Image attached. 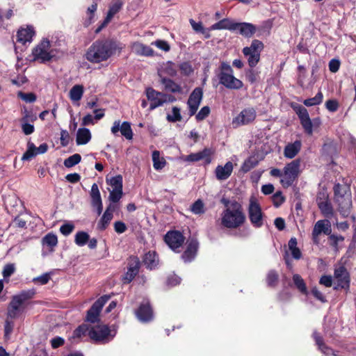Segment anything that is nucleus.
I'll use <instances>...</instances> for the list:
<instances>
[{"instance_id":"20","label":"nucleus","mask_w":356,"mask_h":356,"mask_svg":"<svg viewBox=\"0 0 356 356\" xmlns=\"http://www.w3.org/2000/svg\"><path fill=\"white\" fill-rule=\"evenodd\" d=\"M47 149L48 145L46 143H42L38 147H36L33 143L29 142L27 144V149L23 154L22 160L29 161L38 154L45 153Z\"/></svg>"},{"instance_id":"30","label":"nucleus","mask_w":356,"mask_h":356,"mask_svg":"<svg viewBox=\"0 0 356 356\" xmlns=\"http://www.w3.org/2000/svg\"><path fill=\"white\" fill-rule=\"evenodd\" d=\"M131 48L134 53L139 56H152L154 54V50L150 47L138 42H134Z\"/></svg>"},{"instance_id":"53","label":"nucleus","mask_w":356,"mask_h":356,"mask_svg":"<svg viewBox=\"0 0 356 356\" xmlns=\"http://www.w3.org/2000/svg\"><path fill=\"white\" fill-rule=\"evenodd\" d=\"M15 272L14 264H8L4 266L2 270V275L5 280L9 278Z\"/></svg>"},{"instance_id":"16","label":"nucleus","mask_w":356,"mask_h":356,"mask_svg":"<svg viewBox=\"0 0 356 356\" xmlns=\"http://www.w3.org/2000/svg\"><path fill=\"white\" fill-rule=\"evenodd\" d=\"M202 96L203 92L202 89L200 88H195L190 95L187 102L190 116H193L197 112L202 99Z\"/></svg>"},{"instance_id":"6","label":"nucleus","mask_w":356,"mask_h":356,"mask_svg":"<svg viewBox=\"0 0 356 356\" xmlns=\"http://www.w3.org/2000/svg\"><path fill=\"white\" fill-rule=\"evenodd\" d=\"M116 334L115 329L111 330L108 325L104 324H97L90 325L89 330L90 338L100 343H106L111 341Z\"/></svg>"},{"instance_id":"21","label":"nucleus","mask_w":356,"mask_h":356,"mask_svg":"<svg viewBox=\"0 0 356 356\" xmlns=\"http://www.w3.org/2000/svg\"><path fill=\"white\" fill-rule=\"evenodd\" d=\"M233 31L245 38H251L257 31L256 26L248 22H234Z\"/></svg>"},{"instance_id":"9","label":"nucleus","mask_w":356,"mask_h":356,"mask_svg":"<svg viewBox=\"0 0 356 356\" xmlns=\"http://www.w3.org/2000/svg\"><path fill=\"white\" fill-rule=\"evenodd\" d=\"M263 49L264 44L258 40H253L250 47H245L243 49V53L247 58L250 67L252 68L257 65Z\"/></svg>"},{"instance_id":"41","label":"nucleus","mask_w":356,"mask_h":356,"mask_svg":"<svg viewBox=\"0 0 356 356\" xmlns=\"http://www.w3.org/2000/svg\"><path fill=\"white\" fill-rule=\"evenodd\" d=\"M318 207L324 216L331 218L333 216V209L329 200L320 202Z\"/></svg>"},{"instance_id":"1","label":"nucleus","mask_w":356,"mask_h":356,"mask_svg":"<svg viewBox=\"0 0 356 356\" xmlns=\"http://www.w3.org/2000/svg\"><path fill=\"white\" fill-rule=\"evenodd\" d=\"M124 45L113 39L98 40L94 42L88 49L86 58L92 63L106 61L111 56L120 52Z\"/></svg>"},{"instance_id":"14","label":"nucleus","mask_w":356,"mask_h":356,"mask_svg":"<svg viewBox=\"0 0 356 356\" xmlns=\"http://www.w3.org/2000/svg\"><path fill=\"white\" fill-rule=\"evenodd\" d=\"M146 95L147 99L150 102V110H154L162 106L168 100V95L158 92L152 88L146 90Z\"/></svg>"},{"instance_id":"4","label":"nucleus","mask_w":356,"mask_h":356,"mask_svg":"<svg viewBox=\"0 0 356 356\" xmlns=\"http://www.w3.org/2000/svg\"><path fill=\"white\" fill-rule=\"evenodd\" d=\"M58 50L54 47L47 38H42L33 49L32 55L34 60L46 63L54 59L58 54Z\"/></svg>"},{"instance_id":"10","label":"nucleus","mask_w":356,"mask_h":356,"mask_svg":"<svg viewBox=\"0 0 356 356\" xmlns=\"http://www.w3.org/2000/svg\"><path fill=\"white\" fill-rule=\"evenodd\" d=\"M248 212L252 226L255 228L261 227L264 224V214L257 200L253 196L250 198Z\"/></svg>"},{"instance_id":"38","label":"nucleus","mask_w":356,"mask_h":356,"mask_svg":"<svg viewBox=\"0 0 356 356\" xmlns=\"http://www.w3.org/2000/svg\"><path fill=\"white\" fill-rule=\"evenodd\" d=\"M293 281L298 291L304 295H308V290L307 289L305 281L298 274H295L293 276Z\"/></svg>"},{"instance_id":"8","label":"nucleus","mask_w":356,"mask_h":356,"mask_svg":"<svg viewBox=\"0 0 356 356\" xmlns=\"http://www.w3.org/2000/svg\"><path fill=\"white\" fill-rule=\"evenodd\" d=\"M300 159H295L284 166L283 177L280 179V183L284 187L288 188L293 184L300 173Z\"/></svg>"},{"instance_id":"2","label":"nucleus","mask_w":356,"mask_h":356,"mask_svg":"<svg viewBox=\"0 0 356 356\" xmlns=\"http://www.w3.org/2000/svg\"><path fill=\"white\" fill-rule=\"evenodd\" d=\"M226 209L220 215V224L229 229H236L241 226L245 221L241 204L237 201L229 202L222 200Z\"/></svg>"},{"instance_id":"17","label":"nucleus","mask_w":356,"mask_h":356,"mask_svg":"<svg viewBox=\"0 0 356 356\" xmlns=\"http://www.w3.org/2000/svg\"><path fill=\"white\" fill-rule=\"evenodd\" d=\"M111 133L118 136L119 131L122 136H124L127 139L131 140L133 138V131L131 127V124L128 122H123L121 123L120 120H115L111 129Z\"/></svg>"},{"instance_id":"7","label":"nucleus","mask_w":356,"mask_h":356,"mask_svg":"<svg viewBox=\"0 0 356 356\" xmlns=\"http://www.w3.org/2000/svg\"><path fill=\"white\" fill-rule=\"evenodd\" d=\"M35 291L33 289L23 291L20 293L13 296L10 302L8 316L11 318H17L22 311L23 305L27 300L33 298Z\"/></svg>"},{"instance_id":"40","label":"nucleus","mask_w":356,"mask_h":356,"mask_svg":"<svg viewBox=\"0 0 356 356\" xmlns=\"http://www.w3.org/2000/svg\"><path fill=\"white\" fill-rule=\"evenodd\" d=\"M289 249L293 259H300L302 257V253L300 249L297 247V240L296 238H291L288 243Z\"/></svg>"},{"instance_id":"48","label":"nucleus","mask_w":356,"mask_h":356,"mask_svg":"<svg viewBox=\"0 0 356 356\" xmlns=\"http://www.w3.org/2000/svg\"><path fill=\"white\" fill-rule=\"evenodd\" d=\"M191 211L196 215H201L205 212L204 204L201 200H196L191 207Z\"/></svg>"},{"instance_id":"46","label":"nucleus","mask_w":356,"mask_h":356,"mask_svg":"<svg viewBox=\"0 0 356 356\" xmlns=\"http://www.w3.org/2000/svg\"><path fill=\"white\" fill-rule=\"evenodd\" d=\"M108 184L112 187V190H122V177L118 175L106 180Z\"/></svg>"},{"instance_id":"22","label":"nucleus","mask_w":356,"mask_h":356,"mask_svg":"<svg viewBox=\"0 0 356 356\" xmlns=\"http://www.w3.org/2000/svg\"><path fill=\"white\" fill-rule=\"evenodd\" d=\"M123 3L121 0H115L110 6L107 15L102 23L97 29L96 33L101 31L111 22L113 16L122 8Z\"/></svg>"},{"instance_id":"51","label":"nucleus","mask_w":356,"mask_h":356,"mask_svg":"<svg viewBox=\"0 0 356 356\" xmlns=\"http://www.w3.org/2000/svg\"><path fill=\"white\" fill-rule=\"evenodd\" d=\"M257 165V161L254 158H249L244 161L241 166L243 172H248Z\"/></svg>"},{"instance_id":"42","label":"nucleus","mask_w":356,"mask_h":356,"mask_svg":"<svg viewBox=\"0 0 356 356\" xmlns=\"http://www.w3.org/2000/svg\"><path fill=\"white\" fill-rule=\"evenodd\" d=\"M89 236L90 235L86 232H78L74 236V242L78 246H84L88 243Z\"/></svg>"},{"instance_id":"23","label":"nucleus","mask_w":356,"mask_h":356,"mask_svg":"<svg viewBox=\"0 0 356 356\" xmlns=\"http://www.w3.org/2000/svg\"><path fill=\"white\" fill-rule=\"evenodd\" d=\"M138 319L143 323H147L153 319V312L147 301L143 302L136 311Z\"/></svg>"},{"instance_id":"32","label":"nucleus","mask_w":356,"mask_h":356,"mask_svg":"<svg viewBox=\"0 0 356 356\" xmlns=\"http://www.w3.org/2000/svg\"><path fill=\"white\" fill-rule=\"evenodd\" d=\"M91 139V133L87 128H80L76 132V142L78 145H86Z\"/></svg>"},{"instance_id":"55","label":"nucleus","mask_w":356,"mask_h":356,"mask_svg":"<svg viewBox=\"0 0 356 356\" xmlns=\"http://www.w3.org/2000/svg\"><path fill=\"white\" fill-rule=\"evenodd\" d=\"M296 113L300 122L310 118L307 110L303 106H299L296 108Z\"/></svg>"},{"instance_id":"24","label":"nucleus","mask_w":356,"mask_h":356,"mask_svg":"<svg viewBox=\"0 0 356 356\" xmlns=\"http://www.w3.org/2000/svg\"><path fill=\"white\" fill-rule=\"evenodd\" d=\"M35 35L34 28L32 26H26V28H20L17 33V42L26 44L31 43Z\"/></svg>"},{"instance_id":"26","label":"nucleus","mask_w":356,"mask_h":356,"mask_svg":"<svg viewBox=\"0 0 356 356\" xmlns=\"http://www.w3.org/2000/svg\"><path fill=\"white\" fill-rule=\"evenodd\" d=\"M140 268V261L137 258L131 259L128 264V269L125 273L123 280L124 283L131 282L135 276L138 273Z\"/></svg>"},{"instance_id":"39","label":"nucleus","mask_w":356,"mask_h":356,"mask_svg":"<svg viewBox=\"0 0 356 356\" xmlns=\"http://www.w3.org/2000/svg\"><path fill=\"white\" fill-rule=\"evenodd\" d=\"M83 94V87L81 85H75L70 90V97L72 101H79Z\"/></svg>"},{"instance_id":"35","label":"nucleus","mask_w":356,"mask_h":356,"mask_svg":"<svg viewBox=\"0 0 356 356\" xmlns=\"http://www.w3.org/2000/svg\"><path fill=\"white\" fill-rule=\"evenodd\" d=\"M143 262L147 268L152 270L158 265V255L156 254L155 252H149L147 254H145L143 259Z\"/></svg>"},{"instance_id":"49","label":"nucleus","mask_w":356,"mask_h":356,"mask_svg":"<svg viewBox=\"0 0 356 356\" xmlns=\"http://www.w3.org/2000/svg\"><path fill=\"white\" fill-rule=\"evenodd\" d=\"M97 9V3L94 2L91 6H90L87 9V16L88 19L85 22V24L88 26L92 22H94L95 13Z\"/></svg>"},{"instance_id":"43","label":"nucleus","mask_w":356,"mask_h":356,"mask_svg":"<svg viewBox=\"0 0 356 356\" xmlns=\"http://www.w3.org/2000/svg\"><path fill=\"white\" fill-rule=\"evenodd\" d=\"M113 214H111L108 212L104 211V214L102 215L101 219L98 222L97 224V228L99 230H104L106 229L108 225H109L110 222L111 221L113 218Z\"/></svg>"},{"instance_id":"50","label":"nucleus","mask_w":356,"mask_h":356,"mask_svg":"<svg viewBox=\"0 0 356 356\" xmlns=\"http://www.w3.org/2000/svg\"><path fill=\"white\" fill-rule=\"evenodd\" d=\"M323 97L322 92H318L315 97L305 99L303 103L306 106H316L322 102Z\"/></svg>"},{"instance_id":"19","label":"nucleus","mask_w":356,"mask_h":356,"mask_svg":"<svg viewBox=\"0 0 356 356\" xmlns=\"http://www.w3.org/2000/svg\"><path fill=\"white\" fill-rule=\"evenodd\" d=\"M165 241L173 250L180 248L184 241V237L178 231L168 232L165 236Z\"/></svg>"},{"instance_id":"13","label":"nucleus","mask_w":356,"mask_h":356,"mask_svg":"<svg viewBox=\"0 0 356 356\" xmlns=\"http://www.w3.org/2000/svg\"><path fill=\"white\" fill-rule=\"evenodd\" d=\"M109 296H104L96 300L91 308L88 311L86 315V321L95 323L99 321V314L105 303L108 300Z\"/></svg>"},{"instance_id":"18","label":"nucleus","mask_w":356,"mask_h":356,"mask_svg":"<svg viewBox=\"0 0 356 356\" xmlns=\"http://www.w3.org/2000/svg\"><path fill=\"white\" fill-rule=\"evenodd\" d=\"M322 233L326 235H330L331 233L330 222L327 220H320L315 223L312 231V239L314 243H319L318 236Z\"/></svg>"},{"instance_id":"56","label":"nucleus","mask_w":356,"mask_h":356,"mask_svg":"<svg viewBox=\"0 0 356 356\" xmlns=\"http://www.w3.org/2000/svg\"><path fill=\"white\" fill-rule=\"evenodd\" d=\"M122 197V190H111L109 193V200L113 203L118 202Z\"/></svg>"},{"instance_id":"63","label":"nucleus","mask_w":356,"mask_h":356,"mask_svg":"<svg viewBox=\"0 0 356 356\" xmlns=\"http://www.w3.org/2000/svg\"><path fill=\"white\" fill-rule=\"evenodd\" d=\"M329 239L330 241V245L335 249H337L339 242H342L344 240V237L342 236L331 234L329 236Z\"/></svg>"},{"instance_id":"3","label":"nucleus","mask_w":356,"mask_h":356,"mask_svg":"<svg viewBox=\"0 0 356 356\" xmlns=\"http://www.w3.org/2000/svg\"><path fill=\"white\" fill-rule=\"evenodd\" d=\"M334 193L338 211L343 218L348 217L352 208V197L349 187L337 184L334 186Z\"/></svg>"},{"instance_id":"57","label":"nucleus","mask_w":356,"mask_h":356,"mask_svg":"<svg viewBox=\"0 0 356 356\" xmlns=\"http://www.w3.org/2000/svg\"><path fill=\"white\" fill-rule=\"evenodd\" d=\"M74 229V225L71 222L65 223L60 227V232L64 236L70 235Z\"/></svg>"},{"instance_id":"45","label":"nucleus","mask_w":356,"mask_h":356,"mask_svg":"<svg viewBox=\"0 0 356 356\" xmlns=\"http://www.w3.org/2000/svg\"><path fill=\"white\" fill-rule=\"evenodd\" d=\"M90 328V325H88L86 324H83L79 326L73 332L72 337L74 339L76 338H81L83 336L88 335L89 336V330Z\"/></svg>"},{"instance_id":"15","label":"nucleus","mask_w":356,"mask_h":356,"mask_svg":"<svg viewBox=\"0 0 356 356\" xmlns=\"http://www.w3.org/2000/svg\"><path fill=\"white\" fill-rule=\"evenodd\" d=\"M211 151L209 149L205 148L202 151L191 153L189 155H181L179 157V160L184 162L193 163L200 160H205L207 163H210L211 161Z\"/></svg>"},{"instance_id":"33","label":"nucleus","mask_w":356,"mask_h":356,"mask_svg":"<svg viewBox=\"0 0 356 356\" xmlns=\"http://www.w3.org/2000/svg\"><path fill=\"white\" fill-rule=\"evenodd\" d=\"M313 336H314V338L316 345L318 346L319 350L323 354H325L327 356H330V355L337 356V355L334 353V352L333 351L332 349L327 347V346H325L323 343V339L318 332H314L313 334Z\"/></svg>"},{"instance_id":"31","label":"nucleus","mask_w":356,"mask_h":356,"mask_svg":"<svg viewBox=\"0 0 356 356\" xmlns=\"http://www.w3.org/2000/svg\"><path fill=\"white\" fill-rule=\"evenodd\" d=\"M159 76L161 78V83L163 85L165 90L173 93H180L182 91L181 87L176 83L172 79H168L162 76L161 72H159Z\"/></svg>"},{"instance_id":"28","label":"nucleus","mask_w":356,"mask_h":356,"mask_svg":"<svg viewBox=\"0 0 356 356\" xmlns=\"http://www.w3.org/2000/svg\"><path fill=\"white\" fill-rule=\"evenodd\" d=\"M233 171V163L230 161L227 162L225 165H218L215 170L217 179L225 180L232 174Z\"/></svg>"},{"instance_id":"52","label":"nucleus","mask_w":356,"mask_h":356,"mask_svg":"<svg viewBox=\"0 0 356 356\" xmlns=\"http://www.w3.org/2000/svg\"><path fill=\"white\" fill-rule=\"evenodd\" d=\"M272 201L275 207H279L285 201V197L281 191H277L272 196Z\"/></svg>"},{"instance_id":"59","label":"nucleus","mask_w":356,"mask_h":356,"mask_svg":"<svg viewBox=\"0 0 356 356\" xmlns=\"http://www.w3.org/2000/svg\"><path fill=\"white\" fill-rule=\"evenodd\" d=\"M50 280V274L49 273H44L37 277L33 279V282L35 283H38L41 285L46 284Z\"/></svg>"},{"instance_id":"62","label":"nucleus","mask_w":356,"mask_h":356,"mask_svg":"<svg viewBox=\"0 0 356 356\" xmlns=\"http://www.w3.org/2000/svg\"><path fill=\"white\" fill-rule=\"evenodd\" d=\"M210 113V108L209 106H206L202 107L200 111L196 115V119L199 121L203 120L205 119Z\"/></svg>"},{"instance_id":"58","label":"nucleus","mask_w":356,"mask_h":356,"mask_svg":"<svg viewBox=\"0 0 356 356\" xmlns=\"http://www.w3.org/2000/svg\"><path fill=\"white\" fill-rule=\"evenodd\" d=\"M18 96L24 102L27 103H32L34 102L36 100V96L32 93H24V92H19Z\"/></svg>"},{"instance_id":"27","label":"nucleus","mask_w":356,"mask_h":356,"mask_svg":"<svg viewBox=\"0 0 356 356\" xmlns=\"http://www.w3.org/2000/svg\"><path fill=\"white\" fill-rule=\"evenodd\" d=\"M198 245L199 244L196 239L192 238L188 242L186 250L181 256L185 262H190L195 257Z\"/></svg>"},{"instance_id":"29","label":"nucleus","mask_w":356,"mask_h":356,"mask_svg":"<svg viewBox=\"0 0 356 356\" xmlns=\"http://www.w3.org/2000/svg\"><path fill=\"white\" fill-rule=\"evenodd\" d=\"M302 143L299 140L289 143L284 147V155L287 159H293L300 151Z\"/></svg>"},{"instance_id":"47","label":"nucleus","mask_w":356,"mask_h":356,"mask_svg":"<svg viewBox=\"0 0 356 356\" xmlns=\"http://www.w3.org/2000/svg\"><path fill=\"white\" fill-rule=\"evenodd\" d=\"M81 160V156L79 154H74L64 161V165L66 168H72L78 164Z\"/></svg>"},{"instance_id":"54","label":"nucleus","mask_w":356,"mask_h":356,"mask_svg":"<svg viewBox=\"0 0 356 356\" xmlns=\"http://www.w3.org/2000/svg\"><path fill=\"white\" fill-rule=\"evenodd\" d=\"M160 72H161L162 74L165 73L170 76H175L177 74V70L172 63H167Z\"/></svg>"},{"instance_id":"60","label":"nucleus","mask_w":356,"mask_h":356,"mask_svg":"<svg viewBox=\"0 0 356 356\" xmlns=\"http://www.w3.org/2000/svg\"><path fill=\"white\" fill-rule=\"evenodd\" d=\"M152 44L156 46V47L164 51H168L170 50V45L165 40H157L152 42Z\"/></svg>"},{"instance_id":"11","label":"nucleus","mask_w":356,"mask_h":356,"mask_svg":"<svg viewBox=\"0 0 356 356\" xmlns=\"http://www.w3.org/2000/svg\"><path fill=\"white\" fill-rule=\"evenodd\" d=\"M256 117V110L253 107H247L233 118L232 124L234 128L248 125L253 122Z\"/></svg>"},{"instance_id":"34","label":"nucleus","mask_w":356,"mask_h":356,"mask_svg":"<svg viewBox=\"0 0 356 356\" xmlns=\"http://www.w3.org/2000/svg\"><path fill=\"white\" fill-rule=\"evenodd\" d=\"M234 22L228 18L222 19V20L213 24L210 28L209 31L227 29L233 31Z\"/></svg>"},{"instance_id":"61","label":"nucleus","mask_w":356,"mask_h":356,"mask_svg":"<svg viewBox=\"0 0 356 356\" xmlns=\"http://www.w3.org/2000/svg\"><path fill=\"white\" fill-rule=\"evenodd\" d=\"M278 279V275L274 270H270L267 275L266 281L268 286H273L275 284Z\"/></svg>"},{"instance_id":"64","label":"nucleus","mask_w":356,"mask_h":356,"mask_svg":"<svg viewBox=\"0 0 356 356\" xmlns=\"http://www.w3.org/2000/svg\"><path fill=\"white\" fill-rule=\"evenodd\" d=\"M303 129H305V131L309 134L312 135L313 133V129H312V122L311 121V119L309 118L307 120H305L300 122Z\"/></svg>"},{"instance_id":"37","label":"nucleus","mask_w":356,"mask_h":356,"mask_svg":"<svg viewBox=\"0 0 356 356\" xmlns=\"http://www.w3.org/2000/svg\"><path fill=\"white\" fill-rule=\"evenodd\" d=\"M152 161L153 167L156 170L163 169L166 164L165 160L160 156V152L157 150L152 152Z\"/></svg>"},{"instance_id":"44","label":"nucleus","mask_w":356,"mask_h":356,"mask_svg":"<svg viewBox=\"0 0 356 356\" xmlns=\"http://www.w3.org/2000/svg\"><path fill=\"white\" fill-rule=\"evenodd\" d=\"M166 119L170 122H179L182 120L181 115V110L177 106H173L172 108L171 113H168L166 116Z\"/></svg>"},{"instance_id":"36","label":"nucleus","mask_w":356,"mask_h":356,"mask_svg":"<svg viewBox=\"0 0 356 356\" xmlns=\"http://www.w3.org/2000/svg\"><path fill=\"white\" fill-rule=\"evenodd\" d=\"M42 243L47 246L50 251H53L54 248L58 244L57 236L53 233H49L42 238Z\"/></svg>"},{"instance_id":"5","label":"nucleus","mask_w":356,"mask_h":356,"mask_svg":"<svg viewBox=\"0 0 356 356\" xmlns=\"http://www.w3.org/2000/svg\"><path fill=\"white\" fill-rule=\"evenodd\" d=\"M217 75L219 83L228 89L239 90L243 86V82L234 76L232 67L225 62L221 63L220 72Z\"/></svg>"},{"instance_id":"25","label":"nucleus","mask_w":356,"mask_h":356,"mask_svg":"<svg viewBox=\"0 0 356 356\" xmlns=\"http://www.w3.org/2000/svg\"><path fill=\"white\" fill-rule=\"evenodd\" d=\"M91 204L96 209L98 215H100L103 210L102 201L98 185L94 183L90 191Z\"/></svg>"},{"instance_id":"12","label":"nucleus","mask_w":356,"mask_h":356,"mask_svg":"<svg viewBox=\"0 0 356 356\" xmlns=\"http://www.w3.org/2000/svg\"><path fill=\"white\" fill-rule=\"evenodd\" d=\"M334 278L337 284L334 287V290L343 289L348 291L350 286V275L348 270L343 266L336 267L334 270Z\"/></svg>"}]
</instances>
